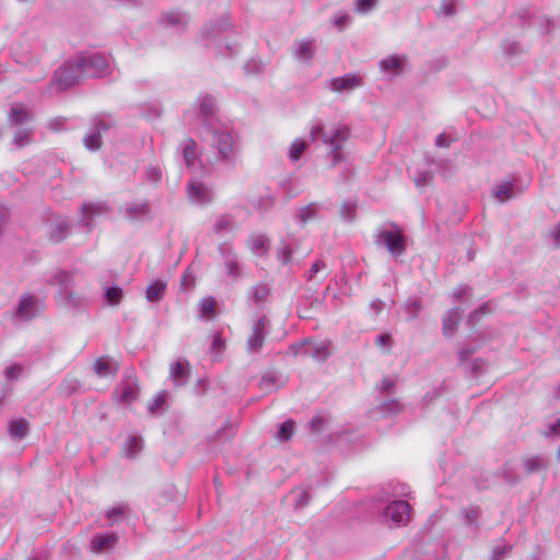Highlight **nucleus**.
<instances>
[{"label":"nucleus","mask_w":560,"mask_h":560,"mask_svg":"<svg viewBox=\"0 0 560 560\" xmlns=\"http://www.w3.org/2000/svg\"><path fill=\"white\" fill-rule=\"evenodd\" d=\"M313 141H322L329 148L331 165L335 166L343 160L342 150L350 138V129L341 124H318L310 131Z\"/></svg>","instance_id":"obj_1"},{"label":"nucleus","mask_w":560,"mask_h":560,"mask_svg":"<svg viewBox=\"0 0 560 560\" xmlns=\"http://www.w3.org/2000/svg\"><path fill=\"white\" fill-rule=\"evenodd\" d=\"M74 57V65L79 67L83 79L105 77L109 73L108 59L97 52H83Z\"/></svg>","instance_id":"obj_2"},{"label":"nucleus","mask_w":560,"mask_h":560,"mask_svg":"<svg viewBox=\"0 0 560 560\" xmlns=\"http://www.w3.org/2000/svg\"><path fill=\"white\" fill-rule=\"evenodd\" d=\"M83 80L82 72L74 65V57L66 61L55 73L49 90L61 92Z\"/></svg>","instance_id":"obj_3"},{"label":"nucleus","mask_w":560,"mask_h":560,"mask_svg":"<svg viewBox=\"0 0 560 560\" xmlns=\"http://www.w3.org/2000/svg\"><path fill=\"white\" fill-rule=\"evenodd\" d=\"M375 244L385 246L394 256H400L406 252L402 232L395 224H392L390 229H380L375 234Z\"/></svg>","instance_id":"obj_4"},{"label":"nucleus","mask_w":560,"mask_h":560,"mask_svg":"<svg viewBox=\"0 0 560 560\" xmlns=\"http://www.w3.org/2000/svg\"><path fill=\"white\" fill-rule=\"evenodd\" d=\"M408 65V58L405 55H388L378 61L380 71L388 79L400 77Z\"/></svg>","instance_id":"obj_5"},{"label":"nucleus","mask_w":560,"mask_h":560,"mask_svg":"<svg viewBox=\"0 0 560 560\" xmlns=\"http://www.w3.org/2000/svg\"><path fill=\"white\" fill-rule=\"evenodd\" d=\"M291 349L294 351V354H298V352L301 351L302 353L310 355L317 361H326L331 354L329 350V343L326 341H319L315 343L305 341L298 346L296 350L295 347H291Z\"/></svg>","instance_id":"obj_6"},{"label":"nucleus","mask_w":560,"mask_h":560,"mask_svg":"<svg viewBox=\"0 0 560 560\" xmlns=\"http://www.w3.org/2000/svg\"><path fill=\"white\" fill-rule=\"evenodd\" d=\"M410 510L406 501H393L387 505L385 516L398 525H405L410 520Z\"/></svg>","instance_id":"obj_7"},{"label":"nucleus","mask_w":560,"mask_h":560,"mask_svg":"<svg viewBox=\"0 0 560 560\" xmlns=\"http://www.w3.org/2000/svg\"><path fill=\"white\" fill-rule=\"evenodd\" d=\"M56 301L59 306L67 310H79L86 305L88 300L73 288L66 290L65 292H57Z\"/></svg>","instance_id":"obj_8"},{"label":"nucleus","mask_w":560,"mask_h":560,"mask_svg":"<svg viewBox=\"0 0 560 560\" xmlns=\"http://www.w3.org/2000/svg\"><path fill=\"white\" fill-rule=\"evenodd\" d=\"M315 38H303L295 40L293 44L294 58L304 63H311L315 55Z\"/></svg>","instance_id":"obj_9"},{"label":"nucleus","mask_w":560,"mask_h":560,"mask_svg":"<svg viewBox=\"0 0 560 560\" xmlns=\"http://www.w3.org/2000/svg\"><path fill=\"white\" fill-rule=\"evenodd\" d=\"M212 142L223 160H230L233 156L234 139L230 132H214Z\"/></svg>","instance_id":"obj_10"},{"label":"nucleus","mask_w":560,"mask_h":560,"mask_svg":"<svg viewBox=\"0 0 560 560\" xmlns=\"http://www.w3.org/2000/svg\"><path fill=\"white\" fill-rule=\"evenodd\" d=\"M139 386L136 380L128 378L119 384L115 390V395L121 404H131L138 398Z\"/></svg>","instance_id":"obj_11"},{"label":"nucleus","mask_w":560,"mask_h":560,"mask_svg":"<svg viewBox=\"0 0 560 560\" xmlns=\"http://www.w3.org/2000/svg\"><path fill=\"white\" fill-rule=\"evenodd\" d=\"M47 283L51 287H58V292H65L75 285L73 273L61 269L55 270L47 279Z\"/></svg>","instance_id":"obj_12"},{"label":"nucleus","mask_w":560,"mask_h":560,"mask_svg":"<svg viewBox=\"0 0 560 560\" xmlns=\"http://www.w3.org/2000/svg\"><path fill=\"white\" fill-rule=\"evenodd\" d=\"M266 325H267V319L264 317L258 319V322L255 324V326L253 328V332L247 340L248 351L257 352L260 350V348L262 347L264 341H265Z\"/></svg>","instance_id":"obj_13"},{"label":"nucleus","mask_w":560,"mask_h":560,"mask_svg":"<svg viewBox=\"0 0 560 560\" xmlns=\"http://www.w3.org/2000/svg\"><path fill=\"white\" fill-rule=\"evenodd\" d=\"M330 84L332 90L337 92H348L362 85V77L349 73L343 77L332 79Z\"/></svg>","instance_id":"obj_14"},{"label":"nucleus","mask_w":560,"mask_h":560,"mask_svg":"<svg viewBox=\"0 0 560 560\" xmlns=\"http://www.w3.org/2000/svg\"><path fill=\"white\" fill-rule=\"evenodd\" d=\"M189 199L195 203H207L211 199L210 190L198 180H190L187 188Z\"/></svg>","instance_id":"obj_15"},{"label":"nucleus","mask_w":560,"mask_h":560,"mask_svg":"<svg viewBox=\"0 0 560 560\" xmlns=\"http://www.w3.org/2000/svg\"><path fill=\"white\" fill-rule=\"evenodd\" d=\"M190 374V365L187 360L178 359L170 369V376L175 385L185 384Z\"/></svg>","instance_id":"obj_16"},{"label":"nucleus","mask_w":560,"mask_h":560,"mask_svg":"<svg viewBox=\"0 0 560 560\" xmlns=\"http://www.w3.org/2000/svg\"><path fill=\"white\" fill-rule=\"evenodd\" d=\"M109 128L108 125H106L105 122L103 121H100L96 126H95V129L90 131L83 139V142H84V145L86 149L91 150V151H96L101 148L102 145V138H101V132L102 131H106L107 129Z\"/></svg>","instance_id":"obj_17"},{"label":"nucleus","mask_w":560,"mask_h":560,"mask_svg":"<svg viewBox=\"0 0 560 560\" xmlns=\"http://www.w3.org/2000/svg\"><path fill=\"white\" fill-rule=\"evenodd\" d=\"M93 371L100 377L115 376L118 365L108 358H98L93 364Z\"/></svg>","instance_id":"obj_18"},{"label":"nucleus","mask_w":560,"mask_h":560,"mask_svg":"<svg viewBox=\"0 0 560 560\" xmlns=\"http://www.w3.org/2000/svg\"><path fill=\"white\" fill-rule=\"evenodd\" d=\"M462 318V312L459 308L450 310L443 317V334L446 337H451L455 334L457 326Z\"/></svg>","instance_id":"obj_19"},{"label":"nucleus","mask_w":560,"mask_h":560,"mask_svg":"<svg viewBox=\"0 0 560 560\" xmlns=\"http://www.w3.org/2000/svg\"><path fill=\"white\" fill-rule=\"evenodd\" d=\"M37 313V304L33 296H25L21 300L16 314L24 320H30Z\"/></svg>","instance_id":"obj_20"},{"label":"nucleus","mask_w":560,"mask_h":560,"mask_svg":"<svg viewBox=\"0 0 560 560\" xmlns=\"http://www.w3.org/2000/svg\"><path fill=\"white\" fill-rule=\"evenodd\" d=\"M183 158L188 168H194L198 160L197 143L194 139L187 138L183 142Z\"/></svg>","instance_id":"obj_21"},{"label":"nucleus","mask_w":560,"mask_h":560,"mask_svg":"<svg viewBox=\"0 0 560 560\" xmlns=\"http://www.w3.org/2000/svg\"><path fill=\"white\" fill-rule=\"evenodd\" d=\"M143 442L140 436L130 435L126 439L122 452L124 455L128 458H135L142 451Z\"/></svg>","instance_id":"obj_22"},{"label":"nucleus","mask_w":560,"mask_h":560,"mask_svg":"<svg viewBox=\"0 0 560 560\" xmlns=\"http://www.w3.org/2000/svg\"><path fill=\"white\" fill-rule=\"evenodd\" d=\"M529 26L533 27L539 35H547L551 33L555 26V22L545 15H536L530 20Z\"/></svg>","instance_id":"obj_23"},{"label":"nucleus","mask_w":560,"mask_h":560,"mask_svg":"<svg viewBox=\"0 0 560 560\" xmlns=\"http://www.w3.org/2000/svg\"><path fill=\"white\" fill-rule=\"evenodd\" d=\"M217 301L212 296L200 300L198 304L199 317L203 319H212L215 316Z\"/></svg>","instance_id":"obj_24"},{"label":"nucleus","mask_w":560,"mask_h":560,"mask_svg":"<svg viewBox=\"0 0 560 560\" xmlns=\"http://www.w3.org/2000/svg\"><path fill=\"white\" fill-rule=\"evenodd\" d=\"M165 291L166 282L156 280L147 288L145 298L149 302H159L163 299Z\"/></svg>","instance_id":"obj_25"},{"label":"nucleus","mask_w":560,"mask_h":560,"mask_svg":"<svg viewBox=\"0 0 560 560\" xmlns=\"http://www.w3.org/2000/svg\"><path fill=\"white\" fill-rule=\"evenodd\" d=\"M118 540L115 534H108L105 536H97L92 540V550L94 552H101L113 548Z\"/></svg>","instance_id":"obj_26"},{"label":"nucleus","mask_w":560,"mask_h":560,"mask_svg":"<svg viewBox=\"0 0 560 560\" xmlns=\"http://www.w3.org/2000/svg\"><path fill=\"white\" fill-rule=\"evenodd\" d=\"M28 432V422L24 419L13 420L9 425V433L13 439L22 440Z\"/></svg>","instance_id":"obj_27"},{"label":"nucleus","mask_w":560,"mask_h":560,"mask_svg":"<svg viewBox=\"0 0 560 560\" xmlns=\"http://www.w3.org/2000/svg\"><path fill=\"white\" fill-rule=\"evenodd\" d=\"M81 223L85 226L90 225L91 218L104 212V206L94 203H83Z\"/></svg>","instance_id":"obj_28"},{"label":"nucleus","mask_w":560,"mask_h":560,"mask_svg":"<svg viewBox=\"0 0 560 560\" xmlns=\"http://www.w3.org/2000/svg\"><path fill=\"white\" fill-rule=\"evenodd\" d=\"M70 224L66 219H57L50 231V238L54 242H60L66 238Z\"/></svg>","instance_id":"obj_29"},{"label":"nucleus","mask_w":560,"mask_h":560,"mask_svg":"<svg viewBox=\"0 0 560 560\" xmlns=\"http://www.w3.org/2000/svg\"><path fill=\"white\" fill-rule=\"evenodd\" d=\"M31 118V114L24 107H12L9 114V120L12 125H25Z\"/></svg>","instance_id":"obj_30"},{"label":"nucleus","mask_w":560,"mask_h":560,"mask_svg":"<svg viewBox=\"0 0 560 560\" xmlns=\"http://www.w3.org/2000/svg\"><path fill=\"white\" fill-rule=\"evenodd\" d=\"M512 189H513L512 183H503V184L497 185L494 187L492 194H493V197L499 202H504V201L509 200L510 198H512Z\"/></svg>","instance_id":"obj_31"},{"label":"nucleus","mask_w":560,"mask_h":560,"mask_svg":"<svg viewBox=\"0 0 560 560\" xmlns=\"http://www.w3.org/2000/svg\"><path fill=\"white\" fill-rule=\"evenodd\" d=\"M326 266L325 264L322 261V260H316L310 271H308V275H307V280L308 281H323L326 277Z\"/></svg>","instance_id":"obj_32"},{"label":"nucleus","mask_w":560,"mask_h":560,"mask_svg":"<svg viewBox=\"0 0 560 560\" xmlns=\"http://www.w3.org/2000/svg\"><path fill=\"white\" fill-rule=\"evenodd\" d=\"M104 296L108 304L116 306L121 302L124 298V291L121 288L110 287L106 289Z\"/></svg>","instance_id":"obj_33"},{"label":"nucleus","mask_w":560,"mask_h":560,"mask_svg":"<svg viewBox=\"0 0 560 560\" xmlns=\"http://www.w3.org/2000/svg\"><path fill=\"white\" fill-rule=\"evenodd\" d=\"M129 512V506L125 503L115 504L106 511V516L112 522H116L119 517L125 516Z\"/></svg>","instance_id":"obj_34"},{"label":"nucleus","mask_w":560,"mask_h":560,"mask_svg":"<svg viewBox=\"0 0 560 560\" xmlns=\"http://www.w3.org/2000/svg\"><path fill=\"white\" fill-rule=\"evenodd\" d=\"M148 212V207L144 203L128 206L126 208L125 217L129 220H135L145 215Z\"/></svg>","instance_id":"obj_35"},{"label":"nucleus","mask_w":560,"mask_h":560,"mask_svg":"<svg viewBox=\"0 0 560 560\" xmlns=\"http://www.w3.org/2000/svg\"><path fill=\"white\" fill-rule=\"evenodd\" d=\"M293 428L294 422L292 420L284 421L277 432V439L283 442L290 440L293 435Z\"/></svg>","instance_id":"obj_36"},{"label":"nucleus","mask_w":560,"mask_h":560,"mask_svg":"<svg viewBox=\"0 0 560 560\" xmlns=\"http://www.w3.org/2000/svg\"><path fill=\"white\" fill-rule=\"evenodd\" d=\"M307 148V143L303 140H295L289 150V156L292 161H298Z\"/></svg>","instance_id":"obj_37"},{"label":"nucleus","mask_w":560,"mask_h":560,"mask_svg":"<svg viewBox=\"0 0 560 560\" xmlns=\"http://www.w3.org/2000/svg\"><path fill=\"white\" fill-rule=\"evenodd\" d=\"M31 133L32 131L27 127L19 129L13 137V142L22 148L31 142Z\"/></svg>","instance_id":"obj_38"},{"label":"nucleus","mask_w":560,"mask_h":560,"mask_svg":"<svg viewBox=\"0 0 560 560\" xmlns=\"http://www.w3.org/2000/svg\"><path fill=\"white\" fill-rule=\"evenodd\" d=\"M269 294V289L265 284H257L252 288L250 296L256 303H260L267 299Z\"/></svg>","instance_id":"obj_39"},{"label":"nucleus","mask_w":560,"mask_h":560,"mask_svg":"<svg viewBox=\"0 0 560 560\" xmlns=\"http://www.w3.org/2000/svg\"><path fill=\"white\" fill-rule=\"evenodd\" d=\"M505 55L514 57L524 52L522 45L515 40H505L502 45Z\"/></svg>","instance_id":"obj_40"},{"label":"nucleus","mask_w":560,"mask_h":560,"mask_svg":"<svg viewBox=\"0 0 560 560\" xmlns=\"http://www.w3.org/2000/svg\"><path fill=\"white\" fill-rule=\"evenodd\" d=\"M267 243L268 241L264 235H257L250 240V248L257 255H261L267 248Z\"/></svg>","instance_id":"obj_41"},{"label":"nucleus","mask_w":560,"mask_h":560,"mask_svg":"<svg viewBox=\"0 0 560 560\" xmlns=\"http://www.w3.org/2000/svg\"><path fill=\"white\" fill-rule=\"evenodd\" d=\"M376 2L377 0H355L354 10L360 14L369 13L375 8Z\"/></svg>","instance_id":"obj_42"},{"label":"nucleus","mask_w":560,"mask_h":560,"mask_svg":"<svg viewBox=\"0 0 560 560\" xmlns=\"http://www.w3.org/2000/svg\"><path fill=\"white\" fill-rule=\"evenodd\" d=\"M318 211V206L316 203H311L306 207H303L299 212V219L301 222H307L312 218L315 217Z\"/></svg>","instance_id":"obj_43"},{"label":"nucleus","mask_w":560,"mask_h":560,"mask_svg":"<svg viewBox=\"0 0 560 560\" xmlns=\"http://www.w3.org/2000/svg\"><path fill=\"white\" fill-rule=\"evenodd\" d=\"M376 346L380 349L388 351L392 348L393 339L390 334H381L375 340Z\"/></svg>","instance_id":"obj_44"},{"label":"nucleus","mask_w":560,"mask_h":560,"mask_svg":"<svg viewBox=\"0 0 560 560\" xmlns=\"http://www.w3.org/2000/svg\"><path fill=\"white\" fill-rule=\"evenodd\" d=\"M225 268L229 275L233 277L238 276V264L234 257V255H228L224 261Z\"/></svg>","instance_id":"obj_45"},{"label":"nucleus","mask_w":560,"mask_h":560,"mask_svg":"<svg viewBox=\"0 0 560 560\" xmlns=\"http://www.w3.org/2000/svg\"><path fill=\"white\" fill-rule=\"evenodd\" d=\"M350 22V16L348 14H335L332 16V23L339 30L343 31Z\"/></svg>","instance_id":"obj_46"},{"label":"nucleus","mask_w":560,"mask_h":560,"mask_svg":"<svg viewBox=\"0 0 560 560\" xmlns=\"http://www.w3.org/2000/svg\"><path fill=\"white\" fill-rule=\"evenodd\" d=\"M165 401V394L159 393L150 402L148 406V409L151 413L156 412L164 404Z\"/></svg>","instance_id":"obj_47"},{"label":"nucleus","mask_w":560,"mask_h":560,"mask_svg":"<svg viewBox=\"0 0 560 560\" xmlns=\"http://www.w3.org/2000/svg\"><path fill=\"white\" fill-rule=\"evenodd\" d=\"M525 467L528 472H534L544 467V463L539 457H532L525 460Z\"/></svg>","instance_id":"obj_48"},{"label":"nucleus","mask_w":560,"mask_h":560,"mask_svg":"<svg viewBox=\"0 0 560 560\" xmlns=\"http://www.w3.org/2000/svg\"><path fill=\"white\" fill-rule=\"evenodd\" d=\"M23 372V368L20 364H14L5 369V377L11 381L18 378Z\"/></svg>","instance_id":"obj_49"},{"label":"nucleus","mask_w":560,"mask_h":560,"mask_svg":"<svg viewBox=\"0 0 560 560\" xmlns=\"http://www.w3.org/2000/svg\"><path fill=\"white\" fill-rule=\"evenodd\" d=\"M439 14H442V15H445V16H451L455 13V9H454V4L452 1L450 0H443L440 8H439V11H438Z\"/></svg>","instance_id":"obj_50"},{"label":"nucleus","mask_w":560,"mask_h":560,"mask_svg":"<svg viewBox=\"0 0 560 560\" xmlns=\"http://www.w3.org/2000/svg\"><path fill=\"white\" fill-rule=\"evenodd\" d=\"M432 178H433V174L429 171H425L415 177V184L418 187H422V186L431 183Z\"/></svg>","instance_id":"obj_51"},{"label":"nucleus","mask_w":560,"mask_h":560,"mask_svg":"<svg viewBox=\"0 0 560 560\" xmlns=\"http://www.w3.org/2000/svg\"><path fill=\"white\" fill-rule=\"evenodd\" d=\"M405 307H406V311L409 314L410 319H413V318L417 317V314L420 311L421 305H420V303L418 301L412 300V301H408L406 303Z\"/></svg>","instance_id":"obj_52"},{"label":"nucleus","mask_w":560,"mask_h":560,"mask_svg":"<svg viewBox=\"0 0 560 560\" xmlns=\"http://www.w3.org/2000/svg\"><path fill=\"white\" fill-rule=\"evenodd\" d=\"M231 219L229 217H221L214 225L217 232L224 231L231 226Z\"/></svg>","instance_id":"obj_53"},{"label":"nucleus","mask_w":560,"mask_h":560,"mask_svg":"<svg viewBox=\"0 0 560 560\" xmlns=\"http://www.w3.org/2000/svg\"><path fill=\"white\" fill-rule=\"evenodd\" d=\"M275 377L272 375H264L259 386L262 390H270L273 387Z\"/></svg>","instance_id":"obj_54"},{"label":"nucleus","mask_w":560,"mask_h":560,"mask_svg":"<svg viewBox=\"0 0 560 560\" xmlns=\"http://www.w3.org/2000/svg\"><path fill=\"white\" fill-rule=\"evenodd\" d=\"M165 20L170 24H177L184 20V15L176 12H171L164 15Z\"/></svg>","instance_id":"obj_55"},{"label":"nucleus","mask_w":560,"mask_h":560,"mask_svg":"<svg viewBox=\"0 0 560 560\" xmlns=\"http://www.w3.org/2000/svg\"><path fill=\"white\" fill-rule=\"evenodd\" d=\"M454 139H451L448 137H446L444 133H441L436 137L435 139V144L436 147H440V148H448L451 142H453Z\"/></svg>","instance_id":"obj_56"},{"label":"nucleus","mask_w":560,"mask_h":560,"mask_svg":"<svg viewBox=\"0 0 560 560\" xmlns=\"http://www.w3.org/2000/svg\"><path fill=\"white\" fill-rule=\"evenodd\" d=\"M352 212H353V207L350 203H343L342 205V207H341V214L346 219H351L352 218Z\"/></svg>","instance_id":"obj_57"},{"label":"nucleus","mask_w":560,"mask_h":560,"mask_svg":"<svg viewBox=\"0 0 560 560\" xmlns=\"http://www.w3.org/2000/svg\"><path fill=\"white\" fill-rule=\"evenodd\" d=\"M324 424V420L320 417H314L311 421L313 430H320Z\"/></svg>","instance_id":"obj_58"},{"label":"nucleus","mask_w":560,"mask_h":560,"mask_svg":"<svg viewBox=\"0 0 560 560\" xmlns=\"http://www.w3.org/2000/svg\"><path fill=\"white\" fill-rule=\"evenodd\" d=\"M383 306V302L381 300H373L370 303V307L374 311L375 314L380 313Z\"/></svg>","instance_id":"obj_59"},{"label":"nucleus","mask_w":560,"mask_h":560,"mask_svg":"<svg viewBox=\"0 0 560 560\" xmlns=\"http://www.w3.org/2000/svg\"><path fill=\"white\" fill-rule=\"evenodd\" d=\"M467 288L465 285H459L458 288H456L453 292V295L457 299L464 296L467 294Z\"/></svg>","instance_id":"obj_60"},{"label":"nucleus","mask_w":560,"mask_h":560,"mask_svg":"<svg viewBox=\"0 0 560 560\" xmlns=\"http://www.w3.org/2000/svg\"><path fill=\"white\" fill-rule=\"evenodd\" d=\"M552 236L555 240V244L557 246H560V221H559V224L555 228V230L552 232Z\"/></svg>","instance_id":"obj_61"},{"label":"nucleus","mask_w":560,"mask_h":560,"mask_svg":"<svg viewBox=\"0 0 560 560\" xmlns=\"http://www.w3.org/2000/svg\"><path fill=\"white\" fill-rule=\"evenodd\" d=\"M222 346H223L222 339L219 336H215L212 341L211 349L219 350V349H221Z\"/></svg>","instance_id":"obj_62"},{"label":"nucleus","mask_w":560,"mask_h":560,"mask_svg":"<svg viewBox=\"0 0 560 560\" xmlns=\"http://www.w3.org/2000/svg\"><path fill=\"white\" fill-rule=\"evenodd\" d=\"M214 102V98L209 95V94H206L203 95L201 98H200V104L201 106H205V105H210L211 103Z\"/></svg>","instance_id":"obj_63"},{"label":"nucleus","mask_w":560,"mask_h":560,"mask_svg":"<svg viewBox=\"0 0 560 560\" xmlns=\"http://www.w3.org/2000/svg\"><path fill=\"white\" fill-rule=\"evenodd\" d=\"M552 434L560 435V420H557L550 429Z\"/></svg>","instance_id":"obj_64"}]
</instances>
